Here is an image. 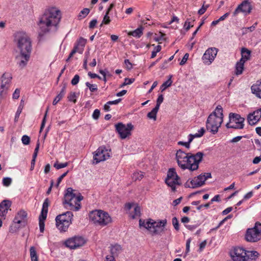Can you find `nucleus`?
I'll return each mask as SVG.
<instances>
[{
  "mask_svg": "<svg viewBox=\"0 0 261 261\" xmlns=\"http://www.w3.org/2000/svg\"><path fill=\"white\" fill-rule=\"evenodd\" d=\"M68 163L67 162L64 163H59L58 162H56L54 166L57 169H60L64 167H66L68 166Z\"/></svg>",
  "mask_w": 261,
  "mask_h": 261,
  "instance_id": "45",
  "label": "nucleus"
},
{
  "mask_svg": "<svg viewBox=\"0 0 261 261\" xmlns=\"http://www.w3.org/2000/svg\"><path fill=\"white\" fill-rule=\"evenodd\" d=\"M172 225L175 228V229L177 231L179 230V222L177 218L175 217H173L172 220Z\"/></svg>",
  "mask_w": 261,
  "mask_h": 261,
  "instance_id": "42",
  "label": "nucleus"
},
{
  "mask_svg": "<svg viewBox=\"0 0 261 261\" xmlns=\"http://www.w3.org/2000/svg\"><path fill=\"white\" fill-rule=\"evenodd\" d=\"M140 207L139 206H136L134 208V214L132 215V218L135 219L137 216H140Z\"/></svg>",
  "mask_w": 261,
  "mask_h": 261,
  "instance_id": "43",
  "label": "nucleus"
},
{
  "mask_svg": "<svg viewBox=\"0 0 261 261\" xmlns=\"http://www.w3.org/2000/svg\"><path fill=\"white\" fill-rule=\"evenodd\" d=\"M188 58H189V54H188V53H186V54L184 55V56L183 57V58H182V59L181 61H180V63H179V64H180V65H184V64L186 63V62H187V60H188Z\"/></svg>",
  "mask_w": 261,
  "mask_h": 261,
  "instance_id": "59",
  "label": "nucleus"
},
{
  "mask_svg": "<svg viewBox=\"0 0 261 261\" xmlns=\"http://www.w3.org/2000/svg\"><path fill=\"white\" fill-rule=\"evenodd\" d=\"M165 182L168 186L171 188L172 191L175 192L176 191V186L180 185V183L179 182V177L177 174L175 169H169Z\"/></svg>",
  "mask_w": 261,
  "mask_h": 261,
  "instance_id": "11",
  "label": "nucleus"
},
{
  "mask_svg": "<svg viewBox=\"0 0 261 261\" xmlns=\"http://www.w3.org/2000/svg\"><path fill=\"white\" fill-rule=\"evenodd\" d=\"M115 128L121 139H124L131 135V130L133 129L134 126L131 123L125 125L119 122L115 124Z\"/></svg>",
  "mask_w": 261,
  "mask_h": 261,
  "instance_id": "12",
  "label": "nucleus"
},
{
  "mask_svg": "<svg viewBox=\"0 0 261 261\" xmlns=\"http://www.w3.org/2000/svg\"><path fill=\"white\" fill-rule=\"evenodd\" d=\"M88 75L91 78V79H94V78H98L99 80H101V78L100 76H99L98 75H97L96 73H92L91 72H89L88 73Z\"/></svg>",
  "mask_w": 261,
  "mask_h": 261,
  "instance_id": "63",
  "label": "nucleus"
},
{
  "mask_svg": "<svg viewBox=\"0 0 261 261\" xmlns=\"http://www.w3.org/2000/svg\"><path fill=\"white\" fill-rule=\"evenodd\" d=\"M122 251L121 246L118 244H115L114 245L112 246L111 248V253L112 255L110 256H113L115 259V256H118L119 253Z\"/></svg>",
  "mask_w": 261,
  "mask_h": 261,
  "instance_id": "24",
  "label": "nucleus"
},
{
  "mask_svg": "<svg viewBox=\"0 0 261 261\" xmlns=\"http://www.w3.org/2000/svg\"><path fill=\"white\" fill-rule=\"evenodd\" d=\"M60 11L54 7L47 9L40 17L38 25L42 31L49 32L51 27H56L60 21Z\"/></svg>",
  "mask_w": 261,
  "mask_h": 261,
  "instance_id": "2",
  "label": "nucleus"
},
{
  "mask_svg": "<svg viewBox=\"0 0 261 261\" xmlns=\"http://www.w3.org/2000/svg\"><path fill=\"white\" fill-rule=\"evenodd\" d=\"M76 97L77 96L75 92H71L68 96L67 98L69 101H72L74 103H75L76 102Z\"/></svg>",
  "mask_w": 261,
  "mask_h": 261,
  "instance_id": "41",
  "label": "nucleus"
},
{
  "mask_svg": "<svg viewBox=\"0 0 261 261\" xmlns=\"http://www.w3.org/2000/svg\"><path fill=\"white\" fill-rule=\"evenodd\" d=\"M74 190L72 188L66 189L64 196L63 204L66 208L74 211H77L81 208V201L83 199V196L79 193H74Z\"/></svg>",
  "mask_w": 261,
  "mask_h": 261,
  "instance_id": "3",
  "label": "nucleus"
},
{
  "mask_svg": "<svg viewBox=\"0 0 261 261\" xmlns=\"http://www.w3.org/2000/svg\"><path fill=\"white\" fill-rule=\"evenodd\" d=\"M68 172V171H66V172L64 173L63 174H62L58 178V180H57V183L56 184V187H58L59 185V184H60V182H61V181L62 180V179H63V178L64 177H65L66 176V175L67 174Z\"/></svg>",
  "mask_w": 261,
  "mask_h": 261,
  "instance_id": "55",
  "label": "nucleus"
},
{
  "mask_svg": "<svg viewBox=\"0 0 261 261\" xmlns=\"http://www.w3.org/2000/svg\"><path fill=\"white\" fill-rule=\"evenodd\" d=\"M20 89H19L18 88L16 89L15 91L13 93V98L16 99H18L20 96Z\"/></svg>",
  "mask_w": 261,
  "mask_h": 261,
  "instance_id": "56",
  "label": "nucleus"
},
{
  "mask_svg": "<svg viewBox=\"0 0 261 261\" xmlns=\"http://www.w3.org/2000/svg\"><path fill=\"white\" fill-rule=\"evenodd\" d=\"M80 81V76L78 74L74 75L73 78L72 79L71 83L72 85L74 86L78 84Z\"/></svg>",
  "mask_w": 261,
  "mask_h": 261,
  "instance_id": "51",
  "label": "nucleus"
},
{
  "mask_svg": "<svg viewBox=\"0 0 261 261\" xmlns=\"http://www.w3.org/2000/svg\"><path fill=\"white\" fill-rule=\"evenodd\" d=\"M159 110V109L155 107L151 112L147 114V117L149 119H152L154 120H155L156 119V114Z\"/></svg>",
  "mask_w": 261,
  "mask_h": 261,
  "instance_id": "36",
  "label": "nucleus"
},
{
  "mask_svg": "<svg viewBox=\"0 0 261 261\" xmlns=\"http://www.w3.org/2000/svg\"><path fill=\"white\" fill-rule=\"evenodd\" d=\"M22 143L25 145L29 144L30 142V138L27 135H23L21 138Z\"/></svg>",
  "mask_w": 261,
  "mask_h": 261,
  "instance_id": "47",
  "label": "nucleus"
},
{
  "mask_svg": "<svg viewBox=\"0 0 261 261\" xmlns=\"http://www.w3.org/2000/svg\"><path fill=\"white\" fill-rule=\"evenodd\" d=\"M190 183L191 184V186L188 185V182H186L185 184V187L187 188L188 187L192 188H196L202 186L200 181H199V179H198L197 176L194 177L192 180H191Z\"/></svg>",
  "mask_w": 261,
  "mask_h": 261,
  "instance_id": "25",
  "label": "nucleus"
},
{
  "mask_svg": "<svg viewBox=\"0 0 261 261\" xmlns=\"http://www.w3.org/2000/svg\"><path fill=\"white\" fill-rule=\"evenodd\" d=\"M27 213L21 210L15 216L13 224L10 226L9 231L11 233L16 232L20 227H24L27 224Z\"/></svg>",
  "mask_w": 261,
  "mask_h": 261,
  "instance_id": "8",
  "label": "nucleus"
},
{
  "mask_svg": "<svg viewBox=\"0 0 261 261\" xmlns=\"http://www.w3.org/2000/svg\"><path fill=\"white\" fill-rule=\"evenodd\" d=\"M110 150H108L105 147H99L95 151L93 156V164L98 163L108 159L110 156Z\"/></svg>",
  "mask_w": 261,
  "mask_h": 261,
  "instance_id": "13",
  "label": "nucleus"
},
{
  "mask_svg": "<svg viewBox=\"0 0 261 261\" xmlns=\"http://www.w3.org/2000/svg\"><path fill=\"white\" fill-rule=\"evenodd\" d=\"M89 55V53H87L85 54V58L84 60L83 63V67L85 69H87V62H88V57Z\"/></svg>",
  "mask_w": 261,
  "mask_h": 261,
  "instance_id": "57",
  "label": "nucleus"
},
{
  "mask_svg": "<svg viewBox=\"0 0 261 261\" xmlns=\"http://www.w3.org/2000/svg\"><path fill=\"white\" fill-rule=\"evenodd\" d=\"M12 78L11 74L9 73H4L2 75L0 82L1 93L4 94L9 89Z\"/></svg>",
  "mask_w": 261,
  "mask_h": 261,
  "instance_id": "19",
  "label": "nucleus"
},
{
  "mask_svg": "<svg viewBox=\"0 0 261 261\" xmlns=\"http://www.w3.org/2000/svg\"><path fill=\"white\" fill-rule=\"evenodd\" d=\"M62 87L60 93L53 100V105H56L57 103L64 96L66 93V88L67 87V84L66 83H62L61 85Z\"/></svg>",
  "mask_w": 261,
  "mask_h": 261,
  "instance_id": "21",
  "label": "nucleus"
},
{
  "mask_svg": "<svg viewBox=\"0 0 261 261\" xmlns=\"http://www.w3.org/2000/svg\"><path fill=\"white\" fill-rule=\"evenodd\" d=\"M14 42L20 51L31 53L32 43L30 37L24 32H17L14 34Z\"/></svg>",
  "mask_w": 261,
  "mask_h": 261,
  "instance_id": "5",
  "label": "nucleus"
},
{
  "mask_svg": "<svg viewBox=\"0 0 261 261\" xmlns=\"http://www.w3.org/2000/svg\"><path fill=\"white\" fill-rule=\"evenodd\" d=\"M258 115L256 116L255 115H253V113H250L248 116V121L250 125H253L255 124L259 120Z\"/></svg>",
  "mask_w": 261,
  "mask_h": 261,
  "instance_id": "27",
  "label": "nucleus"
},
{
  "mask_svg": "<svg viewBox=\"0 0 261 261\" xmlns=\"http://www.w3.org/2000/svg\"><path fill=\"white\" fill-rule=\"evenodd\" d=\"M172 77V75H169V79L166 82H165L161 86V91L163 92L166 90V88L170 87L172 84V81L171 80Z\"/></svg>",
  "mask_w": 261,
  "mask_h": 261,
  "instance_id": "34",
  "label": "nucleus"
},
{
  "mask_svg": "<svg viewBox=\"0 0 261 261\" xmlns=\"http://www.w3.org/2000/svg\"><path fill=\"white\" fill-rule=\"evenodd\" d=\"M90 220L95 224L104 226L111 223L112 219L109 214L101 210L92 211L89 215Z\"/></svg>",
  "mask_w": 261,
  "mask_h": 261,
  "instance_id": "6",
  "label": "nucleus"
},
{
  "mask_svg": "<svg viewBox=\"0 0 261 261\" xmlns=\"http://www.w3.org/2000/svg\"><path fill=\"white\" fill-rule=\"evenodd\" d=\"M259 254L257 251H247L246 256L247 257V259L248 261L250 260H255L257 257H258Z\"/></svg>",
  "mask_w": 261,
  "mask_h": 261,
  "instance_id": "32",
  "label": "nucleus"
},
{
  "mask_svg": "<svg viewBox=\"0 0 261 261\" xmlns=\"http://www.w3.org/2000/svg\"><path fill=\"white\" fill-rule=\"evenodd\" d=\"M135 81V79L132 78H125L124 82L120 86V88L123 87L125 86L130 85L133 83H134Z\"/></svg>",
  "mask_w": 261,
  "mask_h": 261,
  "instance_id": "39",
  "label": "nucleus"
},
{
  "mask_svg": "<svg viewBox=\"0 0 261 261\" xmlns=\"http://www.w3.org/2000/svg\"><path fill=\"white\" fill-rule=\"evenodd\" d=\"M30 256L31 258L32 261H38V256L37 254V252L35 249V248L33 246L31 247L30 249Z\"/></svg>",
  "mask_w": 261,
  "mask_h": 261,
  "instance_id": "37",
  "label": "nucleus"
},
{
  "mask_svg": "<svg viewBox=\"0 0 261 261\" xmlns=\"http://www.w3.org/2000/svg\"><path fill=\"white\" fill-rule=\"evenodd\" d=\"M49 205V200L48 198H46L44 200L43 205H42V208L41 211V215H42V216L43 217V219L46 218L47 217V214L48 212V207Z\"/></svg>",
  "mask_w": 261,
  "mask_h": 261,
  "instance_id": "26",
  "label": "nucleus"
},
{
  "mask_svg": "<svg viewBox=\"0 0 261 261\" xmlns=\"http://www.w3.org/2000/svg\"><path fill=\"white\" fill-rule=\"evenodd\" d=\"M205 132V129L203 127H201L198 130V133L195 134V136H196V138L201 137L204 135Z\"/></svg>",
  "mask_w": 261,
  "mask_h": 261,
  "instance_id": "52",
  "label": "nucleus"
},
{
  "mask_svg": "<svg viewBox=\"0 0 261 261\" xmlns=\"http://www.w3.org/2000/svg\"><path fill=\"white\" fill-rule=\"evenodd\" d=\"M143 34V28L140 27V28H137L135 30L129 32L128 33V35L133 36V37L136 38H140Z\"/></svg>",
  "mask_w": 261,
  "mask_h": 261,
  "instance_id": "30",
  "label": "nucleus"
},
{
  "mask_svg": "<svg viewBox=\"0 0 261 261\" xmlns=\"http://www.w3.org/2000/svg\"><path fill=\"white\" fill-rule=\"evenodd\" d=\"M246 239L250 242H255L261 239V223L257 222L254 226L247 230Z\"/></svg>",
  "mask_w": 261,
  "mask_h": 261,
  "instance_id": "10",
  "label": "nucleus"
},
{
  "mask_svg": "<svg viewBox=\"0 0 261 261\" xmlns=\"http://www.w3.org/2000/svg\"><path fill=\"white\" fill-rule=\"evenodd\" d=\"M161 49L162 47L161 45H158L155 46L151 53V58H154L156 56V54L161 51Z\"/></svg>",
  "mask_w": 261,
  "mask_h": 261,
  "instance_id": "44",
  "label": "nucleus"
},
{
  "mask_svg": "<svg viewBox=\"0 0 261 261\" xmlns=\"http://www.w3.org/2000/svg\"><path fill=\"white\" fill-rule=\"evenodd\" d=\"M152 220L149 219L147 221L140 219L139 226L140 227H144L149 231V229L151 227V221Z\"/></svg>",
  "mask_w": 261,
  "mask_h": 261,
  "instance_id": "31",
  "label": "nucleus"
},
{
  "mask_svg": "<svg viewBox=\"0 0 261 261\" xmlns=\"http://www.w3.org/2000/svg\"><path fill=\"white\" fill-rule=\"evenodd\" d=\"M220 197L219 195H215L211 200L209 203H211V204L213 203V202L216 201V202H220Z\"/></svg>",
  "mask_w": 261,
  "mask_h": 261,
  "instance_id": "60",
  "label": "nucleus"
},
{
  "mask_svg": "<svg viewBox=\"0 0 261 261\" xmlns=\"http://www.w3.org/2000/svg\"><path fill=\"white\" fill-rule=\"evenodd\" d=\"M86 39H85L82 37H81L77 41V44L79 46H81L82 47V48H83V47L85 46V45L86 44Z\"/></svg>",
  "mask_w": 261,
  "mask_h": 261,
  "instance_id": "50",
  "label": "nucleus"
},
{
  "mask_svg": "<svg viewBox=\"0 0 261 261\" xmlns=\"http://www.w3.org/2000/svg\"><path fill=\"white\" fill-rule=\"evenodd\" d=\"M31 53L20 51L15 58L17 65L20 69H23L27 65L30 58Z\"/></svg>",
  "mask_w": 261,
  "mask_h": 261,
  "instance_id": "17",
  "label": "nucleus"
},
{
  "mask_svg": "<svg viewBox=\"0 0 261 261\" xmlns=\"http://www.w3.org/2000/svg\"><path fill=\"white\" fill-rule=\"evenodd\" d=\"M73 213L67 211L58 215L56 218L57 227L60 231H66L69 225L72 223Z\"/></svg>",
  "mask_w": 261,
  "mask_h": 261,
  "instance_id": "7",
  "label": "nucleus"
},
{
  "mask_svg": "<svg viewBox=\"0 0 261 261\" xmlns=\"http://www.w3.org/2000/svg\"><path fill=\"white\" fill-rule=\"evenodd\" d=\"M85 240L82 237H74L68 239L65 243V245L71 249H74L83 246Z\"/></svg>",
  "mask_w": 261,
  "mask_h": 261,
  "instance_id": "16",
  "label": "nucleus"
},
{
  "mask_svg": "<svg viewBox=\"0 0 261 261\" xmlns=\"http://www.w3.org/2000/svg\"><path fill=\"white\" fill-rule=\"evenodd\" d=\"M97 21L96 19H94L93 20H92L90 23H89V27L90 29H93L96 24H97Z\"/></svg>",
  "mask_w": 261,
  "mask_h": 261,
  "instance_id": "61",
  "label": "nucleus"
},
{
  "mask_svg": "<svg viewBox=\"0 0 261 261\" xmlns=\"http://www.w3.org/2000/svg\"><path fill=\"white\" fill-rule=\"evenodd\" d=\"M90 9L89 8H84L79 13L78 15V19L82 20L85 18L89 13Z\"/></svg>",
  "mask_w": 261,
  "mask_h": 261,
  "instance_id": "35",
  "label": "nucleus"
},
{
  "mask_svg": "<svg viewBox=\"0 0 261 261\" xmlns=\"http://www.w3.org/2000/svg\"><path fill=\"white\" fill-rule=\"evenodd\" d=\"M111 21V19L110 18V17L109 16V13H106L105 15L103 17L102 23L101 24V26L102 25L103 23L106 24H108Z\"/></svg>",
  "mask_w": 261,
  "mask_h": 261,
  "instance_id": "48",
  "label": "nucleus"
},
{
  "mask_svg": "<svg viewBox=\"0 0 261 261\" xmlns=\"http://www.w3.org/2000/svg\"><path fill=\"white\" fill-rule=\"evenodd\" d=\"M198 179L200 181L201 186H203L204 184L205 181L208 178H211L212 175L211 173H204L203 174H201L197 176Z\"/></svg>",
  "mask_w": 261,
  "mask_h": 261,
  "instance_id": "29",
  "label": "nucleus"
},
{
  "mask_svg": "<svg viewBox=\"0 0 261 261\" xmlns=\"http://www.w3.org/2000/svg\"><path fill=\"white\" fill-rule=\"evenodd\" d=\"M193 27V24H191V22L189 21V19H187L184 24V28L185 30L187 31Z\"/></svg>",
  "mask_w": 261,
  "mask_h": 261,
  "instance_id": "53",
  "label": "nucleus"
},
{
  "mask_svg": "<svg viewBox=\"0 0 261 261\" xmlns=\"http://www.w3.org/2000/svg\"><path fill=\"white\" fill-rule=\"evenodd\" d=\"M244 63L242 60H239L236 65V74L240 75L242 73L244 70Z\"/></svg>",
  "mask_w": 261,
  "mask_h": 261,
  "instance_id": "28",
  "label": "nucleus"
},
{
  "mask_svg": "<svg viewBox=\"0 0 261 261\" xmlns=\"http://www.w3.org/2000/svg\"><path fill=\"white\" fill-rule=\"evenodd\" d=\"M100 115V111L98 109H95L92 114V118L97 120L99 118Z\"/></svg>",
  "mask_w": 261,
  "mask_h": 261,
  "instance_id": "54",
  "label": "nucleus"
},
{
  "mask_svg": "<svg viewBox=\"0 0 261 261\" xmlns=\"http://www.w3.org/2000/svg\"><path fill=\"white\" fill-rule=\"evenodd\" d=\"M143 177V172L140 171V172H136L134 173L133 175V178L135 180H141Z\"/></svg>",
  "mask_w": 261,
  "mask_h": 261,
  "instance_id": "40",
  "label": "nucleus"
},
{
  "mask_svg": "<svg viewBox=\"0 0 261 261\" xmlns=\"http://www.w3.org/2000/svg\"><path fill=\"white\" fill-rule=\"evenodd\" d=\"M223 121V108L221 106H218L207 119L206 128L212 134H215L218 132Z\"/></svg>",
  "mask_w": 261,
  "mask_h": 261,
  "instance_id": "4",
  "label": "nucleus"
},
{
  "mask_svg": "<svg viewBox=\"0 0 261 261\" xmlns=\"http://www.w3.org/2000/svg\"><path fill=\"white\" fill-rule=\"evenodd\" d=\"M251 91L256 97L261 98V80L251 87Z\"/></svg>",
  "mask_w": 261,
  "mask_h": 261,
  "instance_id": "22",
  "label": "nucleus"
},
{
  "mask_svg": "<svg viewBox=\"0 0 261 261\" xmlns=\"http://www.w3.org/2000/svg\"><path fill=\"white\" fill-rule=\"evenodd\" d=\"M124 63L126 65V68L127 69L130 70L132 68V64L129 62L128 59H125L124 60Z\"/></svg>",
  "mask_w": 261,
  "mask_h": 261,
  "instance_id": "62",
  "label": "nucleus"
},
{
  "mask_svg": "<svg viewBox=\"0 0 261 261\" xmlns=\"http://www.w3.org/2000/svg\"><path fill=\"white\" fill-rule=\"evenodd\" d=\"M166 223V219L162 220L159 222L152 220L151 221V227L149 229V231L153 234L161 235Z\"/></svg>",
  "mask_w": 261,
  "mask_h": 261,
  "instance_id": "18",
  "label": "nucleus"
},
{
  "mask_svg": "<svg viewBox=\"0 0 261 261\" xmlns=\"http://www.w3.org/2000/svg\"><path fill=\"white\" fill-rule=\"evenodd\" d=\"M12 205V202L8 199H5L0 203V217L5 219L8 210Z\"/></svg>",
  "mask_w": 261,
  "mask_h": 261,
  "instance_id": "20",
  "label": "nucleus"
},
{
  "mask_svg": "<svg viewBox=\"0 0 261 261\" xmlns=\"http://www.w3.org/2000/svg\"><path fill=\"white\" fill-rule=\"evenodd\" d=\"M163 100H164L163 95L162 94L159 95L158 96V98L157 99V100H156V104L155 107L159 109L160 105L163 102Z\"/></svg>",
  "mask_w": 261,
  "mask_h": 261,
  "instance_id": "49",
  "label": "nucleus"
},
{
  "mask_svg": "<svg viewBox=\"0 0 261 261\" xmlns=\"http://www.w3.org/2000/svg\"><path fill=\"white\" fill-rule=\"evenodd\" d=\"M12 179L10 177H4L3 179V185L5 187H9L12 183Z\"/></svg>",
  "mask_w": 261,
  "mask_h": 261,
  "instance_id": "46",
  "label": "nucleus"
},
{
  "mask_svg": "<svg viewBox=\"0 0 261 261\" xmlns=\"http://www.w3.org/2000/svg\"><path fill=\"white\" fill-rule=\"evenodd\" d=\"M245 119L240 115L233 113L229 114V122L226 124L227 128L243 129Z\"/></svg>",
  "mask_w": 261,
  "mask_h": 261,
  "instance_id": "9",
  "label": "nucleus"
},
{
  "mask_svg": "<svg viewBox=\"0 0 261 261\" xmlns=\"http://www.w3.org/2000/svg\"><path fill=\"white\" fill-rule=\"evenodd\" d=\"M218 49L215 47H211L206 49L203 54L202 60L205 64L210 65L215 59Z\"/></svg>",
  "mask_w": 261,
  "mask_h": 261,
  "instance_id": "15",
  "label": "nucleus"
},
{
  "mask_svg": "<svg viewBox=\"0 0 261 261\" xmlns=\"http://www.w3.org/2000/svg\"><path fill=\"white\" fill-rule=\"evenodd\" d=\"M204 153L198 152L195 154L186 153L181 149L176 151L175 159L178 166L182 170L188 169L191 171L197 170L202 161Z\"/></svg>",
  "mask_w": 261,
  "mask_h": 261,
  "instance_id": "1",
  "label": "nucleus"
},
{
  "mask_svg": "<svg viewBox=\"0 0 261 261\" xmlns=\"http://www.w3.org/2000/svg\"><path fill=\"white\" fill-rule=\"evenodd\" d=\"M253 115H255L256 116L258 115V118L260 119L261 118V108L253 112Z\"/></svg>",
  "mask_w": 261,
  "mask_h": 261,
  "instance_id": "64",
  "label": "nucleus"
},
{
  "mask_svg": "<svg viewBox=\"0 0 261 261\" xmlns=\"http://www.w3.org/2000/svg\"><path fill=\"white\" fill-rule=\"evenodd\" d=\"M251 56V51L246 48L243 47L241 49V58L240 60H242L245 63L246 61L250 60Z\"/></svg>",
  "mask_w": 261,
  "mask_h": 261,
  "instance_id": "23",
  "label": "nucleus"
},
{
  "mask_svg": "<svg viewBox=\"0 0 261 261\" xmlns=\"http://www.w3.org/2000/svg\"><path fill=\"white\" fill-rule=\"evenodd\" d=\"M208 5H206V6H204V5L202 6V7H201V9H200L199 10H198V14L199 15H202L203 14L206 10L207 8H208Z\"/></svg>",
  "mask_w": 261,
  "mask_h": 261,
  "instance_id": "58",
  "label": "nucleus"
},
{
  "mask_svg": "<svg viewBox=\"0 0 261 261\" xmlns=\"http://www.w3.org/2000/svg\"><path fill=\"white\" fill-rule=\"evenodd\" d=\"M23 105H24V101L21 99L19 104V106L18 107V109L17 110V111L15 114V118H14V121L17 122L18 120V118L19 117L20 114L21 113L22 109L23 108Z\"/></svg>",
  "mask_w": 261,
  "mask_h": 261,
  "instance_id": "33",
  "label": "nucleus"
},
{
  "mask_svg": "<svg viewBox=\"0 0 261 261\" xmlns=\"http://www.w3.org/2000/svg\"><path fill=\"white\" fill-rule=\"evenodd\" d=\"M46 219V218L43 219V217L42 216V215H40L39 216V228L40 231L41 232H43L44 230V221Z\"/></svg>",
  "mask_w": 261,
  "mask_h": 261,
  "instance_id": "38",
  "label": "nucleus"
},
{
  "mask_svg": "<svg viewBox=\"0 0 261 261\" xmlns=\"http://www.w3.org/2000/svg\"><path fill=\"white\" fill-rule=\"evenodd\" d=\"M252 9L251 0H244L239 5L233 12V15L236 16L239 13H242L245 15H247L250 13Z\"/></svg>",
  "mask_w": 261,
  "mask_h": 261,
  "instance_id": "14",
  "label": "nucleus"
}]
</instances>
